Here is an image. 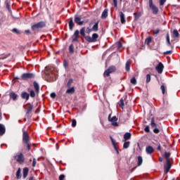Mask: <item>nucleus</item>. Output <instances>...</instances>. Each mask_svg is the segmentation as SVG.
Here are the masks:
<instances>
[{
    "instance_id": "nucleus-1",
    "label": "nucleus",
    "mask_w": 180,
    "mask_h": 180,
    "mask_svg": "<svg viewBox=\"0 0 180 180\" xmlns=\"http://www.w3.org/2000/svg\"><path fill=\"white\" fill-rule=\"evenodd\" d=\"M169 157H171V153L165 152V158L166 160V164L165 165V174H168L169 172V169H171V159H169Z\"/></svg>"
},
{
    "instance_id": "nucleus-2",
    "label": "nucleus",
    "mask_w": 180,
    "mask_h": 180,
    "mask_svg": "<svg viewBox=\"0 0 180 180\" xmlns=\"http://www.w3.org/2000/svg\"><path fill=\"white\" fill-rule=\"evenodd\" d=\"M43 27H46V22L41 21L32 25L31 29L34 32L36 30H39V29H43Z\"/></svg>"
},
{
    "instance_id": "nucleus-3",
    "label": "nucleus",
    "mask_w": 180,
    "mask_h": 180,
    "mask_svg": "<svg viewBox=\"0 0 180 180\" xmlns=\"http://www.w3.org/2000/svg\"><path fill=\"white\" fill-rule=\"evenodd\" d=\"M14 158L19 164H23V162H25V155L22 153H17L14 155Z\"/></svg>"
},
{
    "instance_id": "nucleus-4",
    "label": "nucleus",
    "mask_w": 180,
    "mask_h": 180,
    "mask_svg": "<svg viewBox=\"0 0 180 180\" xmlns=\"http://www.w3.org/2000/svg\"><path fill=\"white\" fill-rule=\"evenodd\" d=\"M46 78L48 82H53L56 81V78L57 76H56V73L53 72H48L46 73Z\"/></svg>"
},
{
    "instance_id": "nucleus-5",
    "label": "nucleus",
    "mask_w": 180,
    "mask_h": 180,
    "mask_svg": "<svg viewBox=\"0 0 180 180\" xmlns=\"http://www.w3.org/2000/svg\"><path fill=\"white\" fill-rule=\"evenodd\" d=\"M115 71H116V67L115 66H110L108 70H106L104 72L103 76L104 77H109V75H110V74H112V72H115Z\"/></svg>"
},
{
    "instance_id": "nucleus-6",
    "label": "nucleus",
    "mask_w": 180,
    "mask_h": 180,
    "mask_svg": "<svg viewBox=\"0 0 180 180\" xmlns=\"http://www.w3.org/2000/svg\"><path fill=\"white\" fill-rule=\"evenodd\" d=\"M149 8L151 9L154 15H157L158 13V8L153 4V0H149Z\"/></svg>"
},
{
    "instance_id": "nucleus-7",
    "label": "nucleus",
    "mask_w": 180,
    "mask_h": 180,
    "mask_svg": "<svg viewBox=\"0 0 180 180\" xmlns=\"http://www.w3.org/2000/svg\"><path fill=\"white\" fill-rule=\"evenodd\" d=\"M108 120L109 122H110L111 124L115 127H117V126H119V124L117 123V117H116V116H114L112 118H110V115H109Z\"/></svg>"
},
{
    "instance_id": "nucleus-8",
    "label": "nucleus",
    "mask_w": 180,
    "mask_h": 180,
    "mask_svg": "<svg viewBox=\"0 0 180 180\" xmlns=\"http://www.w3.org/2000/svg\"><path fill=\"white\" fill-rule=\"evenodd\" d=\"M32 78H34V74L33 73H24L21 76V79H30Z\"/></svg>"
},
{
    "instance_id": "nucleus-9",
    "label": "nucleus",
    "mask_w": 180,
    "mask_h": 180,
    "mask_svg": "<svg viewBox=\"0 0 180 180\" xmlns=\"http://www.w3.org/2000/svg\"><path fill=\"white\" fill-rule=\"evenodd\" d=\"M22 141L23 143H29L30 141L29 134L26 131H23Z\"/></svg>"
},
{
    "instance_id": "nucleus-10",
    "label": "nucleus",
    "mask_w": 180,
    "mask_h": 180,
    "mask_svg": "<svg viewBox=\"0 0 180 180\" xmlns=\"http://www.w3.org/2000/svg\"><path fill=\"white\" fill-rule=\"evenodd\" d=\"M155 69L158 74H162V71L164 70V65H162L161 63H159Z\"/></svg>"
},
{
    "instance_id": "nucleus-11",
    "label": "nucleus",
    "mask_w": 180,
    "mask_h": 180,
    "mask_svg": "<svg viewBox=\"0 0 180 180\" xmlns=\"http://www.w3.org/2000/svg\"><path fill=\"white\" fill-rule=\"evenodd\" d=\"M75 22L79 26H82V25H84V23H85L84 21H81V17H78V16L75 17Z\"/></svg>"
},
{
    "instance_id": "nucleus-12",
    "label": "nucleus",
    "mask_w": 180,
    "mask_h": 180,
    "mask_svg": "<svg viewBox=\"0 0 180 180\" xmlns=\"http://www.w3.org/2000/svg\"><path fill=\"white\" fill-rule=\"evenodd\" d=\"M79 36V31L77 30L72 37V41H78V37Z\"/></svg>"
},
{
    "instance_id": "nucleus-13",
    "label": "nucleus",
    "mask_w": 180,
    "mask_h": 180,
    "mask_svg": "<svg viewBox=\"0 0 180 180\" xmlns=\"http://www.w3.org/2000/svg\"><path fill=\"white\" fill-rule=\"evenodd\" d=\"M33 85H34V88L35 89L36 94H39L40 92V86H39V83L37 82H34Z\"/></svg>"
},
{
    "instance_id": "nucleus-14",
    "label": "nucleus",
    "mask_w": 180,
    "mask_h": 180,
    "mask_svg": "<svg viewBox=\"0 0 180 180\" xmlns=\"http://www.w3.org/2000/svg\"><path fill=\"white\" fill-rule=\"evenodd\" d=\"M120 17L121 23H122V25H124V23H126V18H124V13H123V12L120 11Z\"/></svg>"
},
{
    "instance_id": "nucleus-15",
    "label": "nucleus",
    "mask_w": 180,
    "mask_h": 180,
    "mask_svg": "<svg viewBox=\"0 0 180 180\" xmlns=\"http://www.w3.org/2000/svg\"><path fill=\"white\" fill-rule=\"evenodd\" d=\"M29 174V168L25 167L22 170V178H26L27 176V174Z\"/></svg>"
},
{
    "instance_id": "nucleus-16",
    "label": "nucleus",
    "mask_w": 180,
    "mask_h": 180,
    "mask_svg": "<svg viewBox=\"0 0 180 180\" xmlns=\"http://www.w3.org/2000/svg\"><path fill=\"white\" fill-rule=\"evenodd\" d=\"M91 30H93V32H98V30H99V21L94 25Z\"/></svg>"
},
{
    "instance_id": "nucleus-17",
    "label": "nucleus",
    "mask_w": 180,
    "mask_h": 180,
    "mask_svg": "<svg viewBox=\"0 0 180 180\" xmlns=\"http://www.w3.org/2000/svg\"><path fill=\"white\" fill-rule=\"evenodd\" d=\"M146 151L147 154H153V153H154V148H153V146H147L146 148Z\"/></svg>"
},
{
    "instance_id": "nucleus-18",
    "label": "nucleus",
    "mask_w": 180,
    "mask_h": 180,
    "mask_svg": "<svg viewBox=\"0 0 180 180\" xmlns=\"http://www.w3.org/2000/svg\"><path fill=\"white\" fill-rule=\"evenodd\" d=\"M30 96L29 95V94H27V92H26V91H24L21 94V98L22 99H26V101H27L29 99Z\"/></svg>"
},
{
    "instance_id": "nucleus-19",
    "label": "nucleus",
    "mask_w": 180,
    "mask_h": 180,
    "mask_svg": "<svg viewBox=\"0 0 180 180\" xmlns=\"http://www.w3.org/2000/svg\"><path fill=\"white\" fill-rule=\"evenodd\" d=\"M110 140L112 141V144L115 148V150L117 151V153L119 154V150H117V147H116V140L113 139L112 136H110Z\"/></svg>"
},
{
    "instance_id": "nucleus-20",
    "label": "nucleus",
    "mask_w": 180,
    "mask_h": 180,
    "mask_svg": "<svg viewBox=\"0 0 180 180\" xmlns=\"http://www.w3.org/2000/svg\"><path fill=\"white\" fill-rule=\"evenodd\" d=\"M16 178L17 179H20L22 178V169H20V167L18 168L16 172Z\"/></svg>"
},
{
    "instance_id": "nucleus-21",
    "label": "nucleus",
    "mask_w": 180,
    "mask_h": 180,
    "mask_svg": "<svg viewBox=\"0 0 180 180\" xmlns=\"http://www.w3.org/2000/svg\"><path fill=\"white\" fill-rule=\"evenodd\" d=\"M27 91L29 92L30 96L31 98H35V96H36V93H34V91L33 89L29 88V89H27Z\"/></svg>"
},
{
    "instance_id": "nucleus-22",
    "label": "nucleus",
    "mask_w": 180,
    "mask_h": 180,
    "mask_svg": "<svg viewBox=\"0 0 180 180\" xmlns=\"http://www.w3.org/2000/svg\"><path fill=\"white\" fill-rule=\"evenodd\" d=\"M131 137V134L130 132L125 133L124 135V141H127V140H130Z\"/></svg>"
},
{
    "instance_id": "nucleus-23",
    "label": "nucleus",
    "mask_w": 180,
    "mask_h": 180,
    "mask_svg": "<svg viewBox=\"0 0 180 180\" xmlns=\"http://www.w3.org/2000/svg\"><path fill=\"white\" fill-rule=\"evenodd\" d=\"M5 127L2 124H0V136H4V134H5Z\"/></svg>"
},
{
    "instance_id": "nucleus-24",
    "label": "nucleus",
    "mask_w": 180,
    "mask_h": 180,
    "mask_svg": "<svg viewBox=\"0 0 180 180\" xmlns=\"http://www.w3.org/2000/svg\"><path fill=\"white\" fill-rule=\"evenodd\" d=\"M102 19H106L108 18V9H105L101 14Z\"/></svg>"
},
{
    "instance_id": "nucleus-25",
    "label": "nucleus",
    "mask_w": 180,
    "mask_h": 180,
    "mask_svg": "<svg viewBox=\"0 0 180 180\" xmlns=\"http://www.w3.org/2000/svg\"><path fill=\"white\" fill-rule=\"evenodd\" d=\"M99 37V35L96 33H94L92 34L91 39L93 40V43H95L96 40H98V38Z\"/></svg>"
},
{
    "instance_id": "nucleus-26",
    "label": "nucleus",
    "mask_w": 180,
    "mask_h": 180,
    "mask_svg": "<svg viewBox=\"0 0 180 180\" xmlns=\"http://www.w3.org/2000/svg\"><path fill=\"white\" fill-rule=\"evenodd\" d=\"M74 92H75V89L74 87L69 88L66 91V94H74Z\"/></svg>"
},
{
    "instance_id": "nucleus-27",
    "label": "nucleus",
    "mask_w": 180,
    "mask_h": 180,
    "mask_svg": "<svg viewBox=\"0 0 180 180\" xmlns=\"http://www.w3.org/2000/svg\"><path fill=\"white\" fill-rule=\"evenodd\" d=\"M73 27H74V20H72V18H71L70 22H69L70 30H72Z\"/></svg>"
},
{
    "instance_id": "nucleus-28",
    "label": "nucleus",
    "mask_w": 180,
    "mask_h": 180,
    "mask_svg": "<svg viewBox=\"0 0 180 180\" xmlns=\"http://www.w3.org/2000/svg\"><path fill=\"white\" fill-rule=\"evenodd\" d=\"M173 36L174 37H175L176 39H178V37H179V32H178L177 30H173Z\"/></svg>"
},
{
    "instance_id": "nucleus-29",
    "label": "nucleus",
    "mask_w": 180,
    "mask_h": 180,
    "mask_svg": "<svg viewBox=\"0 0 180 180\" xmlns=\"http://www.w3.org/2000/svg\"><path fill=\"white\" fill-rule=\"evenodd\" d=\"M150 126L151 127H157V124H155V120L154 119V117H152L151 119Z\"/></svg>"
},
{
    "instance_id": "nucleus-30",
    "label": "nucleus",
    "mask_w": 180,
    "mask_h": 180,
    "mask_svg": "<svg viewBox=\"0 0 180 180\" xmlns=\"http://www.w3.org/2000/svg\"><path fill=\"white\" fill-rule=\"evenodd\" d=\"M130 64H131L130 60H128L126 63V65H125V70H126V71H130Z\"/></svg>"
},
{
    "instance_id": "nucleus-31",
    "label": "nucleus",
    "mask_w": 180,
    "mask_h": 180,
    "mask_svg": "<svg viewBox=\"0 0 180 180\" xmlns=\"http://www.w3.org/2000/svg\"><path fill=\"white\" fill-rule=\"evenodd\" d=\"M10 98H11V99H13V101H16V98H18V95L13 92L11 93Z\"/></svg>"
},
{
    "instance_id": "nucleus-32",
    "label": "nucleus",
    "mask_w": 180,
    "mask_h": 180,
    "mask_svg": "<svg viewBox=\"0 0 180 180\" xmlns=\"http://www.w3.org/2000/svg\"><path fill=\"white\" fill-rule=\"evenodd\" d=\"M143 164V158L141 156L138 157V167H140Z\"/></svg>"
},
{
    "instance_id": "nucleus-33",
    "label": "nucleus",
    "mask_w": 180,
    "mask_h": 180,
    "mask_svg": "<svg viewBox=\"0 0 180 180\" xmlns=\"http://www.w3.org/2000/svg\"><path fill=\"white\" fill-rule=\"evenodd\" d=\"M135 20H138V19H140V16H141V14L140 13H134Z\"/></svg>"
},
{
    "instance_id": "nucleus-34",
    "label": "nucleus",
    "mask_w": 180,
    "mask_h": 180,
    "mask_svg": "<svg viewBox=\"0 0 180 180\" xmlns=\"http://www.w3.org/2000/svg\"><path fill=\"white\" fill-rule=\"evenodd\" d=\"M85 39L86 40V41H89V43H94L92 37L86 36L85 37Z\"/></svg>"
},
{
    "instance_id": "nucleus-35",
    "label": "nucleus",
    "mask_w": 180,
    "mask_h": 180,
    "mask_svg": "<svg viewBox=\"0 0 180 180\" xmlns=\"http://www.w3.org/2000/svg\"><path fill=\"white\" fill-rule=\"evenodd\" d=\"M166 40H167V46H170L171 41H169V34H167Z\"/></svg>"
},
{
    "instance_id": "nucleus-36",
    "label": "nucleus",
    "mask_w": 180,
    "mask_h": 180,
    "mask_svg": "<svg viewBox=\"0 0 180 180\" xmlns=\"http://www.w3.org/2000/svg\"><path fill=\"white\" fill-rule=\"evenodd\" d=\"M129 147H130V141L125 142L123 145V148L127 149L129 148Z\"/></svg>"
},
{
    "instance_id": "nucleus-37",
    "label": "nucleus",
    "mask_w": 180,
    "mask_h": 180,
    "mask_svg": "<svg viewBox=\"0 0 180 180\" xmlns=\"http://www.w3.org/2000/svg\"><path fill=\"white\" fill-rule=\"evenodd\" d=\"M119 106L123 109V106H124V101H123V99L120 101Z\"/></svg>"
},
{
    "instance_id": "nucleus-38",
    "label": "nucleus",
    "mask_w": 180,
    "mask_h": 180,
    "mask_svg": "<svg viewBox=\"0 0 180 180\" xmlns=\"http://www.w3.org/2000/svg\"><path fill=\"white\" fill-rule=\"evenodd\" d=\"M72 82H73L72 79H70L68 82V84H67V87L68 88H70Z\"/></svg>"
},
{
    "instance_id": "nucleus-39",
    "label": "nucleus",
    "mask_w": 180,
    "mask_h": 180,
    "mask_svg": "<svg viewBox=\"0 0 180 180\" xmlns=\"http://www.w3.org/2000/svg\"><path fill=\"white\" fill-rule=\"evenodd\" d=\"M131 84L133 85H136L137 84V80L136 79V77H133L131 79Z\"/></svg>"
},
{
    "instance_id": "nucleus-40",
    "label": "nucleus",
    "mask_w": 180,
    "mask_h": 180,
    "mask_svg": "<svg viewBox=\"0 0 180 180\" xmlns=\"http://www.w3.org/2000/svg\"><path fill=\"white\" fill-rule=\"evenodd\" d=\"M32 110H33V105H30V107H28L27 108V115L30 113V112H32Z\"/></svg>"
},
{
    "instance_id": "nucleus-41",
    "label": "nucleus",
    "mask_w": 180,
    "mask_h": 180,
    "mask_svg": "<svg viewBox=\"0 0 180 180\" xmlns=\"http://www.w3.org/2000/svg\"><path fill=\"white\" fill-rule=\"evenodd\" d=\"M145 43L148 44V46H150V43H151V37H148L146 39Z\"/></svg>"
},
{
    "instance_id": "nucleus-42",
    "label": "nucleus",
    "mask_w": 180,
    "mask_h": 180,
    "mask_svg": "<svg viewBox=\"0 0 180 180\" xmlns=\"http://www.w3.org/2000/svg\"><path fill=\"white\" fill-rule=\"evenodd\" d=\"M80 34H82L83 37H85V27H82L80 30Z\"/></svg>"
},
{
    "instance_id": "nucleus-43",
    "label": "nucleus",
    "mask_w": 180,
    "mask_h": 180,
    "mask_svg": "<svg viewBox=\"0 0 180 180\" xmlns=\"http://www.w3.org/2000/svg\"><path fill=\"white\" fill-rule=\"evenodd\" d=\"M160 89H161V91H162V94L163 95H165V85H162V86H160Z\"/></svg>"
},
{
    "instance_id": "nucleus-44",
    "label": "nucleus",
    "mask_w": 180,
    "mask_h": 180,
    "mask_svg": "<svg viewBox=\"0 0 180 180\" xmlns=\"http://www.w3.org/2000/svg\"><path fill=\"white\" fill-rule=\"evenodd\" d=\"M150 81H151V75H146V82H147V84H148V82H150Z\"/></svg>"
},
{
    "instance_id": "nucleus-45",
    "label": "nucleus",
    "mask_w": 180,
    "mask_h": 180,
    "mask_svg": "<svg viewBox=\"0 0 180 180\" xmlns=\"http://www.w3.org/2000/svg\"><path fill=\"white\" fill-rule=\"evenodd\" d=\"M12 32H13V33H16V34H20V31L16 28L13 29Z\"/></svg>"
},
{
    "instance_id": "nucleus-46",
    "label": "nucleus",
    "mask_w": 180,
    "mask_h": 180,
    "mask_svg": "<svg viewBox=\"0 0 180 180\" xmlns=\"http://www.w3.org/2000/svg\"><path fill=\"white\" fill-rule=\"evenodd\" d=\"M8 57H9V55H4V56L0 55V60H6Z\"/></svg>"
},
{
    "instance_id": "nucleus-47",
    "label": "nucleus",
    "mask_w": 180,
    "mask_h": 180,
    "mask_svg": "<svg viewBox=\"0 0 180 180\" xmlns=\"http://www.w3.org/2000/svg\"><path fill=\"white\" fill-rule=\"evenodd\" d=\"M77 126V120H72V127H75Z\"/></svg>"
},
{
    "instance_id": "nucleus-48",
    "label": "nucleus",
    "mask_w": 180,
    "mask_h": 180,
    "mask_svg": "<svg viewBox=\"0 0 180 180\" xmlns=\"http://www.w3.org/2000/svg\"><path fill=\"white\" fill-rule=\"evenodd\" d=\"M146 133H150V126L147 125L145 129H144Z\"/></svg>"
},
{
    "instance_id": "nucleus-49",
    "label": "nucleus",
    "mask_w": 180,
    "mask_h": 180,
    "mask_svg": "<svg viewBox=\"0 0 180 180\" xmlns=\"http://www.w3.org/2000/svg\"><path fill=\"white\" fill-rule=\"evenodd\" d=\"M69 50H70V53H74V46L70 45V46H69Z\"/></svg>"
},
{
    "instance_id": "nucleus-50",
    "label": "nucleus",
    "mask_w": 180,
    "mask_h": 180,
    "mask_svg": "<svg viewBox=\"0 0 180 180\" xmlns=\"http://www.w3.org/2000/svg\"><path fill=\"white\" fill-rule=\"evenodd\" d=\"M165 2H167V0H160V6H162Z\"/></svg>"
},
{
    "instance_id": "nucleus-51",
    "label": "nucleus",
    "mask_w": 180,
    "mask_h": 180,
    "mask_svg": "<svg viewBox=\"0 0 180 180\" xmlns=\"http://www.w3.org/2000/svg\"><path fill=\"white\" fill-rule=\"evenodd\" d=\"M153 132L155 133V134H158V133H160V129L158 128H155Z\"/></svg>"
},
{
    "instance_id": "nucleus-52",
    "label": "nucleus",
    "mask_w": 180,
    "mask_h": 180,
    "mask_svg": "<svg viewBox=\"0 0 180 180\" xmlns=\"http://www.w3.org/2000/svg\"><path fill=\"white\" fill-rule=\"evenodd\" d=\"M25 143L27 144V148L28 151H30V147H31L32 145L29 142Z\"/></svg>"
},
{
    "instance_id": "nucleus-53",
    "label": "nucleus",
    "mask_w": 180,
    "mask_h": 180,
    "mask_svg": "<svg viewBox=\"0 0 180 180\" xmlns=\"http://www.w3.org/2000/svg\"><path fill=\"white\" fill-rule=\"evenodd\" d=\"M117 49H118V50H120V49H121V47H122V43H121L120 41H118V42L117 43Z\"/></svg>"
},
{
    "instance_id": "nucleus-54",
    "label": "nucleus",
    "mask_w": 180,
    "mask_h": 180,
    "mask_svg": "<svg viewBox=\"0 0 180 180\" xmlns=\"http://www.w3.org/2000/svg\"><path fill=\"white\" fill-rule=\"evenodd\" d=\"M115 8H117V0H112Z\"/></svg>"
},
{
    "instance_id": "nucleus-55",
    "label": "nucleus",
    "mask_w": 180,
    "mask_h": 180,
    "mask_svg": "<svg viewBox=\"0 0 180 180\" xmlns=\"http://www.w3.org/2000/svg\"><path fill=\"white\" fill-rule=\"evenodd\" d=\"M36 164H37L36 158H34L32 162V167H36Z\"/></svg>"
},
{
    "instance_id": "nucleus-56",
    "label": "nucleus",
    "mask_w": 180,
    "mask_h": 180,
    "mask_svg": "<svg viewBox=\"0 0 180 180\" xmlns=\"http://www.w3.org/2000/svg\"><path fill=\"white\" fill-rule=\"evenodd\" d=\"M86 32V33H91V32H93L92 28L87 27Z\"/></svg>"
},
{
    "instance_id": "nucleus-57",
    "label": "nucleus",
    "mask_w": 180,
    "mask_h": 180,
    "mask_svg": "<svg viewBox=\"0 0 180 180\" xmlns=\"http://www.w3.org/2000/svg\"><path fill=\"white\" fill-rule=\"evenodd\" d=\"M65 178V176L64 174H61L59 176V180H64Z\"/></svg>"
},
{
    "instance_id": "nucleus-58",
    "label": "nucleus",
    "mask_w": 180,
    "mask_h": 180,
    "mask_svg": "<svg viewBox=\"0 0 180 180\" xmlns=\"http://www.w3.org/2000/svg\"><path fill=\"white\" fill-rule=\"evenodd\" d=\"M172 53V51H167L165 52H164V54H165L166 56L168 54H171Z\"/></svg>"
},
{
    "instance_id": "nucleus-59",
    "label": "nucleus",
    "mask_w": 180,
    "mask_h": 180,
    "mask_svg": "<svg viewBox=\"0 0 180 180\" xmlns=\"http://www.w3.org/2000/svg\"><path fill=\"white\" fill-rule=\"evenodd\" d=\"M153 32L155 34H158L160 33V30H155Z\"/></svg>"
},
{
    "instance_id": "nucleus-60",
    "label": "nucleus",
    "mask_w": 180,
    "mask_h": 180,
    "mask_svg": "<svg viewBox=\"0 0 180 180\" xmlns=\"http://www.w3.org/2000/svg\"><path fill=\"white\" fill-rule=\"evenodd\" d=\"M56 95L55 94V93H51V98H56Z\"/></svg>"
},
{
    "instance_id": "nucleus-61",
    "label": "nucleus",
    "mask_w": 180,
    "mask_h": 180,
    "mask_svg": "<svg viewBox=\"0 0 180 180\" xmlns=\"http://www.w3.org/2000/svg\"><path fill=\"white\" fill-rule=\"evenodd\" d=\"M25 33H27V34H29L30 33V30H25Z\"/></svg>"
},
{
    "instance_id": "nucleus-62",
    "label": "nucleus",
    "mask_w": 180,
    "mask_h": 180,
    "mask_svg": "<svg viewBox=\"0 0 180 180\" xmlns=\"http://www.w3.org/2000/svg\"><path fill=\"white\" fill-rule=\"evenodd\" d=\"M158 151H161V146H160V145L158 146Z\"/></svg>"
},
{
    "instance_id": "nucleus-63",
    "label": "nucleus",
    "mask_w": 180,
    "mask_h": 180,
    "mask_svg": "<svg viewBox=\"0 0 180 180\" xmlns=\"http://www.w3.org/2000/svg\"><path fill=\"white\" fill-rule=\"evenodd\" d=\"M159 161H160V162H162V161H163L162 158H159Z\"/></svg>"
},
{
    "instance_id": "nucleus-64",
    "label": "nucleus",
    "mask_w": 180,
    "mask_h": 180,
    "mask_svg": "<svg viewBox=\"0 0 180 180\" xmlns=\"http://www.w3.org/2000/svg\"><path fill=\"white\" fill-rule=\"evenodd\" d=\"M30 180H34V177L31 176V177L30 178Z\"/></svg>"
}]
</instances>
